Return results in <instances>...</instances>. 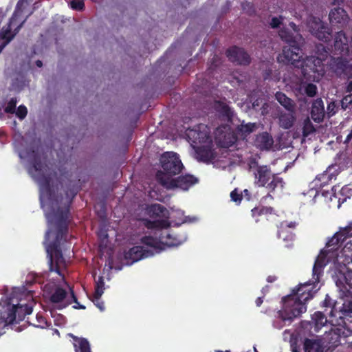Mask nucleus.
<instances>
[{"instance_id":"1","label":"nucleus","mask_w":352,"mask_h":352,"mask_svg":"<svg viewBox=\"0 0 352 352\" xmlns=\"http://www.w3.org/2000/svg\"><path fill=\"white\" fill-rule=\"evenodd\" d=\"M81 186L77 184H69L65 192V197H58L56 200L58 205L56 210L53 211V216L56 226V237L54 241L47 243L49 240L51 231H47L45 236V241L47 256L48 258L49 270L55 272L60 276L61 268L65 267V261L63 256L61 244L66 241L68 231V219L70 214V207L73 199L80 190Z\"/></svg>"},{"instance_id":"2","label":"nucleus","mask_w":352,"mask_h":352,"mask_svg":"<svg viewBox=\"0 0 352 352\" xmlns=\"http://www.w3.org/2000/svg\"><path fill=\"white\" fill-rule=\"evenodd\" d=\"M318 283L313 279V283L300 284L296 289L292 290V294L284 296L282 298V309L277 312L278 318L282 324H280L278 321H274V327L281 329L286 322L290 324L294 318L300 317L302 313L305 312L306 303L313 298L316 293L318 289H316Z\"/></svg>"},{"instance_id":"3","label":"nucleus","mask_w":352,"mask_h":352,"mask_svg":"<svg viewBox=\"0 0 352 352\" xmlns=\"http://www.w3.org/2000/svg\"><path fill=\"white\" fill-rule=\"evenodd\" d=\"M173 218L170 211L164 206L155 204V253H160L167 248L177 247L186 241L185 231L170 233L167 229L172 223L178 226L187 221L184 217L180 222L170 221Z\"/></svg>"},{"instance_id":"4","label":"nucleus","mask_w":352,"mask_h":352,"mask_svg":"<svg viewBox=\"0 0 352 352\" xmlns=\"http://www.w3.org/2000/svg\"><path fill=\"white\" fill-rule=\"evenodd\" d=\"M346 240L340 230L326 243L325 248L320 252L312 270V279L320 282L324 267L330 262H336L339 256L338 250Z\"/></svg>"},{"instance_id":"5","label":"nucleus","mask_w":352,"mask_h":352,"mask_svg":"<svg viewBox=\"0 0 352 352\" xmlns=\"http://www.w3.org/2000/svg\"><path fill=\"white\" fill-rule=\"evenodd\" d=\"M158 166L159 169L155 172V183L162 187L164 183L179 175L184 168L179 154L174 151H166L161 154Z\"/></svg>"},{"instance_id":"6","label":"nucleus","mask_w":352,"mask_h":352,"mask_svg":"<svg viewBox=\"0 0 352 352\" xmlns=\"http://www.w3.org/2000/svg\"><path fill=\"white\" fill-rule=\"evenodd\" d=\"M254 175V184L258 187L266 188L269 193L282 190L285 185L283 177L278 173L272 172L268 165H260L254 161L250 165Z\"/></svg>"},{"instance_id":"7","label":"nucleus","mask_w":352,"mask_h":352,"mask_svg":"<svg viewBox=\"0 0 352 352\" xmlns=\"http://www.w3.org/2000/svg\"><path fill=\"white\" fill-rule=\"evenodd\" d=\"M279 36L287 45L284 46L283 55L288 64L299 65L300 59L302 56V49L300 42L298 41L297 35L294 36L293 33L287 28H282L279 32Z\"/></svg>"},{"instance_id":"8","label":"nucleus","mask_w":352,"mask_h":352,"mask_svg":"<svg viewBox=\"0 0 352 352\" xmlns=\"http://www.w3.org/2000/svg\"><path fill=\"white\" fill-rule=\"evenodd\" d=\"M302 56L300 59L299 65L292 64L296 67H302V72L305 77L314 80L320 78L324 74L323 60L319 57L311 56L305 60Z\"/></svg>"},{"instance_id":"9","label":"nucleus","mask_w":352,"mask_h":352,"mask_svg":"<svg viewBox=\"0 0 352 352\" xmlns=\"http://www.w3.org/2000/svg\"><path fill=\"white\" fill-rule=\"evenodd\" d=\"M32 158L31 159V164L32 168L36 174H32V177L37 181L43 190L50 195H51V180L52 178L50 175H46V165L43 164L40 155L35 152H32Z\"/></svg>"},{"instance_id":"10","label":"nucleus","mask_w":352,"mask_h":352,"mask_svg":"<svg viewBox=\"0 0 352 352\" xmlns=\"http://www.w3.org/2000/svg\"><path fill=\"white\" fill-rule=\"evenodd\" d=\"M199 179L193 175L186 173L177 177H173L168 182L164 183L162 188L166 190L180 189L184 191L188 190L190 188L197 184Z\"/></svg>"},{"instance_id":"11","label":"nucleus","mask_w":352,"mask_h":352,"mask_svg":"<svg viewBox=\"0 0 352 352\" xmlns=\"http://www.w3.org/2000/svg\"><path fill=\"white\" fill-rule=\"evenodd\" d=\"M18 320L17 305L11 302V299H6L0 302V328L14 324Z\"/></svg>"},{"instance_id":"12","label":"nucleus","mask_w":352,"mask_h":352,"mask_svg":"<svg viewBox=\"0 0 352 352\" xmlns=\"http://www.w3.org/2000/svg\"><path fill=\"white\" fill-rule=\"evenodd\" d=\"M186 135L189 142L197 144L211 142L209 129L204 124H199L193 129H188L186 131Z\"/></svg>"},{"instance_id":"13","label":"nucleus","mask_w":352,"mask_h":352,"mask_svg":"<svg viewBox=\"0 0 352 352\" xmlns=\"http://www.w3.org/2000/svg\"><path fill=\"white\" fill-rule=\"evenodd\" d=\"M229 60L240 65H248L251 62L248 53L242 47L234 45L226 51Z\"/></svg>"},{"instance_id":"14","label":"nucleus","mask_w":352,"mask_h":352,"mask_svg":"<svg viewBox=\"0 0 352 352\" xmlns=\"http://www.w3.org/2000/svg\"><path fill=\"white\" fill-rule=\"evenodd\" d=\"M330 69L337 76L346 75L352 69L351 63L342 56L331 57L329 63Z\"/></svg>"},{"instance_id":"15","label":"nucleus","mask_w":352,"mask_h":352,"mask_svg":"<svg viewBox=\"0 0 352 352\" xmlns=\"http://www.w3.org/2000/svg\"><path fill=\"white\" fill-rule=\"evenodd\" d=\"M153 255V252L150 250L145 249L142 246H134L126 251L124 254V258L126 261V263L131 265L142 258H146Z\"/></svg>"},{"instance_id":"16","label":"nucleus","mask_w":352,"mask_h":352,"mask_svg":"<svg viewBox=\"0 0 352 352\" xmlns=\"http://www.w3.org/2000/svg\"><path fill=\"white\" fill-rule=\"evenodd\" d=\"M215 141L222 148H229L235 144L238 139L236 133L230 131H223L217 129L215 133Z\"/></svg>"},{"instance_id":"17","label":"nucleus","mask_w":352,"mask_h":352,"mask_svg":"<svg viewBox=\"0 0 352 352\" xmlns=\"http://www.w3.org/2000/svg\"><path fill=\"white\" fill-rule=\"evenodd\" d=\"M17 13L15 11L10 18L9 23H8L6 27H3L2 30V38L6 40V43L0 45V52L5 47L6 45L9 43L14 36L19 32V30L21 28L25 20L23 21L20 24L17 25L14 32H12V25H14Z\"/></svg>"},{"instance_id":"18","label":"nucleus","mask_w":352,"mask_h":352,"mask_svg":"<svg viewBox=\"0 0 352 352\" xmlns=\"http://www.w3.org/2000/svg\"><path fill=\"white\" fill-rule=\"evenodd\" d=\"M334 52L341 56H349V39L343 31L338 32L334 36Z\"/></svg>"},{"instance_id":"19","label":"nucleus","mask_w":352,"mask_h":352,"mask_svg":"<svg viewBox=\"0 0 352 352\" xmlns=\"http://www.w3.org/2000/svg\"><path fill=\"white\" fill-rule=\"evenodd\" d=\"M350 162V159L346 156V153H342L337 155L336 158V162L328 166L327 168H331L329 175L331 177L336 178V177L344 168L347 167L348 163Z\"/></svg>"},{"instance_id":"20","label":"nucleus","mask_w":352,"mask_h":352,"mask_svg":"<svg viewBox=\"0 0 352 352\" xmlns=\"http://www.w3.org/2000/svg\"><path fill=\"white\" fill-rule=\"evenodd\" d=\"M324 23L319 17L310 16L307 21V27L309 32L316 38H322L324 37L323 33L318 32V28L324 29Z\"/></svg>"},{"instance_id":"21","label":"nucleus","mask_w":352,"mask_h":352,"mask_svg":"<svg viewBox=\"0 0 352 352\" xmlns=\"http://www.w3.org/2000/svg\"><path fill=\"white\" fill-rule=\"evenodd\" d=\"M310 113L311 117L314 122L320 123L323 121L325 116V111L324 102L320 98L313 101Z\"/></svg>"},{"instance_id":"22","label":"nucleus","mask_w":352,"mask_h":352,"mask_svg":"<svg viewBox=\"0 0 352 352\" xmlns=\"http://www.w3.org/2000/svg\"><path fill=\"white\" fill-rule=\"evenodd\" d=\"M349 276V274H346L342 272H338L333 276L336 286L344 294L349 292V289H352V283L351 282V279L348 278Z\"/></svg>"},{"instance_id":"23","label":"nucleus","mask_w":352,"mask_h":352,"mask_svg":"<svg viewBox=\"0 0 352 352\" xmlns=\"http://www.w3.org/2000/svg\"><path fill=\"white\" fill-rule=\"evenodd\" d=\"M254 144L261 151H269L274 144V140L269 133L263 132L256 135Z\"/></svg>"},{"instance_id":"24","label":"nucleus","mask_w":352,"mask_h":352,"mask_svg":"<svg viewBox=\"0 0 352 352\" xmlns=\"http://www.w3.org/2000/svg\"><path fill=\"white\" fill-rule=\"evenodd\" d=\"M205 145L197 146L196 154L199 160L208 162L214 158V153L212 149V142H205Z\"/></svg>"},{"instance_id":"25","label":"nucleus","mask_w":352,"mask_h":352,"mask_svg":"<svg viewBox=\"0 0 352 352\" xmlns=\"http://www.w3.org/2000/svg\"><path fill=\"white\" fill-rule=\"evenodd\" d=\"M68 336L73 339L75 352H91L90 344L85 338H78L72 333Z\"/></svg>"},{"instance_id":"26","label":"nucleus","mask_w":352,"mask_h":352,"mask_svg":"<svg viewBox=\"0 0 352 352\" xmlns=\"http://www.w3.org/2000/svg\"><path fill=\"white\" fill-rule=\"evenodd\" d=\"M329 18L331 23H342L347 20L348 14L343 8L338 7L331 10Z\"/></svg>"},{"instance_id":"27","label":"nucleus","mask_w":352,"mask_h":352,"mask_svg":"<svg viewBox=\"0 0 352 352\" xmlns=\"http://www.w3.org/2000/svg\"><path fill=\"white\" fill-rule=\"evenodd\" d=\"M322 307H325L324 311L329 314V322H333V318L337 317V308L336 303L329 297L326 295L324 300L322 302Z\"/></svg>"},{"instance_id":"28","label":"nucleus","mask_w":352,"mask_h":352,"mask_svg":"<svg viewBox=\"0 0 352 352\" xmlns=\"http://www.w3.org/2000/svg\"><path fill=\"white\" fill-rule=\"evenodd\" d=\"M303 347L305 352H324L323 346L318 340L305 338Z\"/></svg>"},{"instance_id":"29","label":"nucleus","mask_w":352,"mask_h":352,"mask_svg":"<svg viewBox=\"0 0 352 352\" xmlns=\"http://www.w3.org/2000/svg\"><path fill=\"white\" fill-rule=\"evenodd\" d=\"M275 97L277 101L288 111L294 112L295 111V102L291 98L287 97L284 93L278 91L276 94Z\"/></svg>"},{"instance_id":"30","label":"nucleus","mask_w":352,"mask_h":352,"mask_svg":"<svg viewBox=\"0 0 352 352\" xmlns=\"http://www.w3.org/2000/svg\"><path fill=\"white\" fill-rule=\"evenodd\" d=\"M296 121L295 111L294 112L281 113L279 117L280 126L285 129L292 128Z\"/></svg>"},{"instance_id":"31","label":"nucleus","mask_w":352,"mask_h":352,"mask_svg":"<svg viewBox=\"0 0 352 352\" xmlns=\"http://www.w3.org/2000/svg\"><path fill=\"white\" fill-rule=\"evenodd\" d=\"M214 109L220 114L221 116L226 118L228 120L232 119L233 116V112L231 111L230 107L222 101H215L214 104Z\"/></svg>"},{"instance_id":"32","label":"nucleus","mask_w":352,"mask_h":352,"mask_svg":"<svg viewBox=\"0 0 352 352\" xmlns=\"http://www.w3.org/2000/svg\"><path fill=\"white\" fill-rule=\"evenodd\" d=\"M331 168H327L322 174H319L316 176V179L313 181L315 188H321L325 186L331 181L332 178L328 173L331 170Z\"/></svg>"},{"instance_id":"33","label":"nucleus","mask_w":352,"mask_h":352,"mask_svg":"<svg viewBox=\"0 0 352 352\" xmlns=\"http://www.w3.org/2000/svg\"><path fill=\"white\" fill-rule=\"evenodd\" d=\"M311 320L316 331H318L328 322L327 316L322 311L315 312Z\"/></svg>"},{"instance_id":"34","label":"nucleus","mask_w":352,"mask_h":352,"mask_svg":"<svg viewBox=\"0 0 352 352\" xmlns=\"http://www.w3.org/2000/svg\"><path fill=\"white\" fill-rule=\"evenodd\" d=\"M256 128L255 123H248L245 124H241L239 125L236 129V135L242 138H246L248 135L252 133Z\"/></svg>"},{"instance_id":"35","label":"nucleus","mask_w":352,"mask_h":352,"mask_svg":"<svg viewBox=\"0 0 352 352\" xmlns=\"http://www.w3.org/2000/svg\"><path fill=\"white\" fill-rule=\"evenodd\" d=\"M277 235L279 239H281L286 242H291L294 241L295 237V234L292 230L287 229V226H285L284 225H280L278 230Z\"/></svg>"},{"instance_id":"36","label":"nucleus","mask_w":352,"mask_h":352,"mask_svg":"<svg viewBox=\"0 0 352 352\" xmlns=\"http://www.w3.org/2000/svg\"><path fill=\"white\" fill-rule=\"evenodd\" d=\"M67 294L65 289L57 287L50 296V301L53 303L61 302L66 298Z\"/></svg>"},{"instance_id":"37","label":"nucleus","mask_w":352,"mask_h":352,"mask_svg":"<svg viewBox=\"0 0 352 352\" xmlns=\"http://www.w3.org/2000/svg\"><path fill=\"white\" fill-rule=\"evenodd\" d=\"M17 315L18 321H21L24 319L26 315H30L32 312V307L28 305H21L17 304Z\"/></svg>"},{"instance_id":"38","label":"nucleus","mask_w":352,"mask_h":352,"mask_svg":"<svg viewBox=\"0 0 352 352\" xmlns=\"http://www.w3.org/2000/svg\"><path fill=\"white\" fill-rule=\"evenodd\" d=\"M302 125V135L304 137H307L316 131V129L309 117H307L303 120Z\"/></svg>"},{"instance_id":"39","label":"nucleus","mask_w":352,"mask_h":352,"mask_svg":"<svg viewBox=\"0 0 352 352\" xmlns=\"http://www.w3.org/2000/svg\"><path fill=\"white\" fill-rule=\"evenodd\" d=\"M104 290V278L100 276L97 280L95 281V292L97 296H102Z\"/></svg>"},{"instance_id":"40","label":"nucleus","mask_w":352,"mask_h":352,"mask_svg":"<svg viewBox=\"0 0 352 352\" xmlns=\"http://www.w3.org/2000/svg\"><path fill=\"white\" fill-rule=\"evenodd\" d=\"M318 32H321V33H323V34H324V38H318V40L322 41L325 42V43L329 42V41H331V39L332 38L331 30L329 28V26H328V25L327 23L325 25H324V29L318 28Z\"/></svg>"},{"instance_id":"41","label":"nucleus","mask_w":352,"mask_h":352,"mask_svg":"<svg viewBox=\"0 0 352 352\" xmlns=\"http://www.w3.org/2000/svg\"><path fill=\"white\" fill-rule=\"evenodd\" d=\"M304 88L305 94L309 97H314L317 94L318 88L313 83L306 84Z\"/></svg>"},{"instance_id":"42","label":"nucleus","mask_w":352,"mask_h":352,"mask_svg":"<svg viewBox=\"0 0 352 352\" xmlns=\"http://www.w3.org/2000/svg\"><path fill=\"white\" fill-rule=\"evenodd\" d=\"M340 104L343 110L350 109V106L352 105V93L345 95L340 101Z\"/></svg>"},{"instance_id":"43","label":"nucleus","mask_w":352,"mask_h":352,"mask_svg":"<svg viewBox=\"0 0 352 352\" xmlns=\"http://www.w3.org/2000/svg\"><path fill=\"white\" fill-rule=\"evenodd\" d=\"M230 198L231 200L235 202L237 205L240 204L243 199L242 192L239 190L238 188H234L230 192Z\"/></svg>"},{"instance_id":"44","label":"nucleus","mask_w":352,"mask_h":352,"mask_svg":"<svg viewBox=\"0 0 352 352\" xmlns=\"http://www.w3.org/2000/svg\"><path fill=\"white\" fill-rule=\"evenodd\" d=\"M16 103V98H12L4 109L5 112L11 114L15 113Z\"/></svg>"},{"instance_id":"45","label":"nucleus","mask_w":352,"mask_h":352,"mask_svg":"<svg viewBox=\"0 0 352 352\" xmlns=\"http://www.w3.org/2000/svg\"><path fill=\"white\" fill-rule=\"evenodd\" d=\"M339 103L336 102V101H332L330 103L328 104L327 111L329 116H332L338 111Z\"/></svg>"},{"instance_id":"46","label":"nucleus","mask_w":352,"mask_h":352,"mask_svg":"<svg viewBox=\"0 0 352 352\" xmlns=\"http://www.w3.org/2000/svg\"><path fill=\"white\" fill-rule=\"evenodd\" d=\"M70 6L74 10L81 11L85 8V3L83 0H72Z\"/></svg>"},{"instance_id":"47","label":"nucleus","mask_w":352,"mask_h":352,"mask_svg":"<svg viewBox=\"0 0 352 352\" xmlns=\"http://www.w3.org/2000/svg\"><path fill=\"white\" fill-rule=\"evenodd\" d=\"M15 113L20 120H23L28 114V109L25 106L20 105L16 111L15 110Z\"/></svg>"},{"instance_id":"48","label":"nucleus","mask_w":352,"mask_h":352,"mask_svg":"<svg viewBox=\"0 0 352 352\" xmlns=\"http://www.w3.org/2000/svg\"><path fill=\"white\" fill-rule=\"evenodd\" d=\"M342 253L347 256L352 261V243L351 241L347 242V244L342 248Z\"/></svg>"},{"instance_id":"49","label":"nucleus","mask_w":352,"mask_h":352,"mask_svg":"<svg viewBox=\"0 0 352 352\" xmlns=\"http://www.w3.org/2000/svg\"><path fill=\"white\" fill-rule=\"evenodd\" d=\"M101 296H97L96 294H94V298H93V302L94 305L100 310L104 311V303L101 300Z\"/></svg>"},{"instance_id":"50","label":"nucleus","mask_w":352,"mask_h":352,"mask_svg":"<svg viewBox=\"0 0 352 352\" xmlns=\"http://www.w3.org/2000/svg\"><path fill=\"white\" fill-rule=\"evenodd\" d=\"M141 242L144 245L154 248V236H144L141 239Z\"/></svg>"},{"instance_id":"51","label":"nucleus","mask_w":352,"mask_h":352,"mask_svg":"<svg viewBox=\"0 0 352 352\" xmlns=\"http://www.w3.org/2000/svg\"><path fill=\"white\" fill-rule=\"evenodd\" d=\"M340 230L346 239L352 237V221L345 228L340 229Z\"/></svg>"},{"instance_id":"52","label":"nucleus","mask_w":352,"mask_h":352,"mask_svg":"<svg viewBox=\"0 0 352 352\" xmlns=\"http://www.w3.org/2000/svg\"><path fill=\"white\" fill-rule=\"evenodd\" d=\"M339 312H341L343 315L352 313V302H348L347 306L346 303H344Z\"/></svg>"},{"instance_id":"53","label":"nucleus","mask_w":352,"mask_h":352,"mask_svg":"<svg viewBox=\"0 0 352 352\" xmlns=\"http://www.w3.org/2000/svg\"><path fill=\"white\" fill-rule=\"evenodd\" d=\"M283 18L282 16L280 17H273L270 22V26L272 28H277L280 26V25L282 23Z\"/></svg>"},{"instance_id":"54","label":"nucleus","mask_w":352,"mask_h":352,"mask_svg":"<svg viewBox=\"0 0 352 352\" xmlns=\"http://www.w3.org/2000/svg\"><path fill=\"white\" fill-rule=\"evenodd\" d=\"M289 26L294 30L295 33H296L297 37H298V40H303L302 36L299 34L298 27L294 22H290L289 23Z\"/></svg>"},{"instance_id":"55","label":"nucleus","mask_w":352,"mask_h":352,"mask_svg":"<svg viewBox=\"0 0 352 352\" xmlns=\"http://www.w3.org/2000/svg\"><path fill=\"white\" fill-rule=\"evenodd\" d=\"M142 221L145 227L148 229L153 230L154 229V221L148 220L146 219H142Z\"/></svg>"},{"instance_id":"56","label":"nucleus","mask_w":352,"mask_h":352,"mask_svg":"<svg viewBox=\"0 0 352 352\" xmlns=\"http://www.w3.org/2000/svg\"><path fill=\"white\" fill-rule=\"evenodd\" d=\"M261 208L260 207H255L253 209H252V216L253 217H257L263 214L261 213V211L260 212Z\"/></svg>"},{"instance_id":"57","label":"nucleus","mask_w":352,"mask_h":352,"mask_svg":"<svg viewBox=\"0 0 352 352\" xmlns=\"http://www.w3.org/2000/svg\"><path fill=\"white\" fill-rule=\"evenodd\" d=\"M36 318H37L38 322L40 324L39 326L43 328L44 327V324H47V320L42 316H39V315L37 314Z\"/></svg>"},{"instance_id":"58","label":"nucleus","mask_w":352,"mask_h":352,"mask_svg":"<svg viewBox=\"0 0 352 352\" xmlns=\"http://www.w3.org/2000/svg\"><path fill=\"white\" fill-rule=\"evenodd\" d=\"M260 208V212L261 211V213H263V214H271L273 210L272 208L271 207L261 206Z\"/></svg>"},{"instance_id":"59","label":"nucleus","mask_w":352,"mask_h":352,"mask_svg":"<svg viewBox=\"0 0 352 352\" xmlns=\"http://www.w3.org/2000/svg\"><path fill=\"white\" fill-rule=\"evenodd\" d=\"M241 192L243 194V197H244L246 199V200L250 201L252 199V194L248 189H245L243 190V191Z\"/></svg>"},{"instance_id":"60","label":"nucleus","mask_w":352,"mask_h":352,"mask_svg":"<svg viewBox=\"0 0 352 352\" xmlns=\"http://www.w3.org/2000/svg\"><path fill=\"white\" fill-rule=\"evenodd\" d=\"M281 225H284L287 226L289 230H294L296 228V222H290V223H282Z\"/></svg>"},{"instance_id":"61","label":"nucleus","mask_w":352,"mask_h":352,"mask_svg":"<svg viewBox=\"0 0 352 352\" xmlns=\"http://www.w3.org/2000/svg\"><path fill=\"white\" fill-rule=\"evenodd\" d=\"M346 94H350L352 93V80L349 81L346 84V89H345Z\"/></svg>"},{"instance_id":"62","label":"nucleus","mask_w":352,"mask_h":352,"mask_svg":"<svg viewBox=\"0 0 352 352\" xmlns=\"http://www.w3.org/2000/svg\"><path fill=\"white\" fill-rule=\"evenodd\" d=\"M148 213L151 217L154 216V204H151L148 206Z\"/></svg>"},{"instance_id":"63","label":"nucleus","mask_w":352,"mask_h":352,"mask_svg":"<svg viewBox=\"0 0 352 352\" xmlns=\"http://www.w3.org/2000/svg\"><path fill=\"white\" fill-rule=\"evenodd\" d=\"M263 302V297H258L255 300V303L257 307H260L262 305Z\"/></svg>"},{"instance_id":"64","label":"nucleus","mask_w":352,"mask_h":352,"mask_svg":"<svg viewBox=\"0 0 352 352\" xmlns=\"http://www.w3.org/2000/svg\"><path fill=\"white\" fill-rule=\"evenodd\" d=\"M276 280V277L275 276H269L267 278V282L273 283Z\"/></svg>"}]
</instances>
